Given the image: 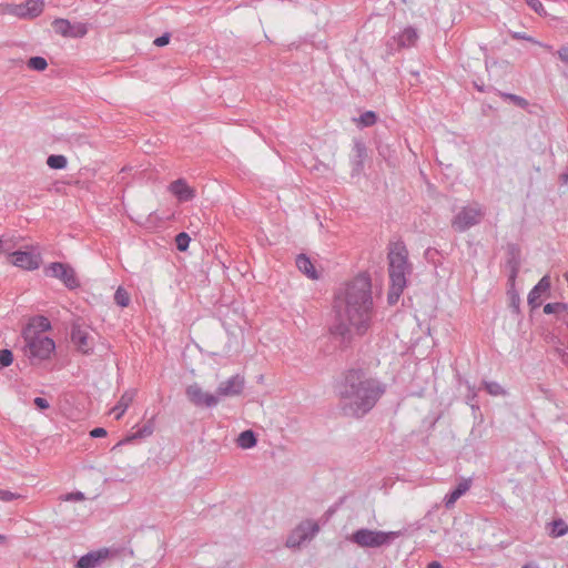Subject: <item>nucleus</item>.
<instances>
[{
  "label": "nucleus",
  "mask_w": 568,
  "mask_h": 568,
  "mask_svg": "<svg viewBox=\"0 0 568 568\" xmlns=\"http://www.w3.org/2000/svg\"><path fill=\"white\" fill-rule=\"evenodd\" d=\"M333 307L335 322L329 332L341 347H348L355 335L363 336L371 327L374 306L369 275L359 274L338 288Z\"/></svg>",
  "instance_id": "1"
},
{
  "label": "nucleus",
  "mask_w": 568,
  "mask_h": 568,
  "mask_svg": "<svg viewBox=\"0 0 568 568\" xmlns=\"http://www.w3.org/2000/svg\"><path fill=\"white\" fill-rule=\"evenodd\" d=\"M386 385L363 369H349L337 387L343 415L361 418L371 412L385 394Z\"/></svg>",
  "instance_id": "2"
},
{
  "label": "nucleus",
  "mask_w": 568,
  "mask_h": 568,
  "mask_svg": "<svg viewBox=\"0 0 568 568\" xmlns=\"http://www.w3.org/2000/svg\"><path fill=\"white\" fill-rule=\"evenodd\" d=\"M387 258L390 278L387 300L389 304H395L406 287L407 275L412 272V266L408 263V251L405 244L403 242L390 244Z\"/></svg>",
  "instance_id": "3"
},
{
  "label": "nucleus",
  "mask_w": 568,
  "mask_h": 568,
  "mask_svg": "<svg viewBox=\"0 0 568 568\" xmlns=\"http://www.w3.org/2000/svg\"><path fill=\"white\" fill-rule=\"evenodd\" d=\"M24 339L23 353L32 365H39L47 361L55 351V343L52 338L27 328L22 332Z\"/></svg>",
  "instance_id": "4"
},
{
  "label": "nucleus",
  "mask_w": 568,
  "mask_h": 568,
  "mask_svg": "<svg viewBox=\"0 0 568 568\" xmlns=\"http://www.w3.org/2000/svg\"><path fill=\"white\" fill-rule=\"evenodd\" d=\"M395 536L396 534L392 531L361 528L352 534L351 540L362 548H378L390 544Z\"/></svg>",
  "instance_id": "5"
},
{
  "label": "nucleus",
  "mask_w": 568,
  "mask_h": 568,
  "mask_svg": "<svg viewBox=\"0 0 568 568\" xmlns=\"http://www.w3.org/2000/svg\"><path fill=\"white\" fill-rule=\"evenodd\" d=\"M44 275L60 280L68 290H77L80 287V281L74 268L62 262H52L43 270Z\"/></svg>",
  "instance_id": "6"
},
{
  "label": "nucleus",
  "mask_w": 568,
  "mask_h": 568,
  "mask_svg": "<svg viewBox=\"0 0 568 568\" xmlns=\"http://www.w3.org/2000/svg\"><path fill=\"white\" fill-rule=\"evenodd\" d=\"M485 212L479 205L463 207L452 220V227L457 232H465L481 222Z\"/></svg>",
  "instance_id": "7"
},
{
  "label": "nucleus",
  "mask_w": 568,
  "mask_h": 568,
  "mask_svg": "<svg viewBox=\"0 0 568 568\" xmlns=\"http://www.w3.org/2000/svg\"><path fill=\"white\" fill-rule=\"evenodd\" d=\"M121 550L118 548L102 547L95 550H91L88 554L81 556L75 568H100L102 565L120 555Z\"/></svg>",
  "instance_id": "8"
},
{
  "label": "nucleus",
  "mask_w": 568,
  "mask_h": 568,
  "mask_svg": "<svg viewBox=\"0 0 568 568\" xmlns=\"http://www.w3.org/2000/svg\"><path fill=\"white\" fill-rule=\"evenodd\" d=\"M44 9L43 0H27L26 2L16 4H6L3 12L20 19H33L39 17Z\"/></svg>",
  "instance_id": "9"
},
{
  "label": "nucleus",
  "mask_w": 568,
  "mask_h": 568,
  "mask_svg": "<svg viewBox=\"0 0 568 568\" xmlns=\"http://www.w3.org/2000/svg\"><path fill=\"white\" fill-rule=\"evenodd\" d=\"M55 33L65 38H82L87 34L88 28L85 23H71L68 19L58 18L52 22Z\"/></svg>",
  "instance_id": "10"
},
{
  "label": "nucleus",
  "mask_w": 568,
  "mask_h": 568,
  "mask_svg": "<svg viewBox=\"0 0 568 568\" xmlns=\"http://www.w3.org/2000/svg\"><path fill=\"white\" fill-rule=\"evenodd\" d=\"M10 263L26 271L39 268L41 254L33 251H16L9 255Z\"/></svg>",
  "instance_id": "11"
},
{
  "label": "nucleus",
  "mask_w": 568,
  "mask_h": 568,
  "mask_svg": "<svg viewBox=\"0 0 568 568\" xmlns=\"http://www.w3.org/2000/svg\"><path fill=\"white\" fill-rule=\"evenodd\" d=\"M244 377L236 374L225 382H222L215 390V403L217 397H232L240 395L244 389Z\"/></svg>",
  "instance_id": "12"
},
{
  "label": "nucleus",
  "mask_w": 568,
  "mask_h": 568,
  "mask_svg": "<svg viewBox=\"0 0 568 568\" xmlns=\"http://www.w3.org/2000/svg\"><path fill=\"white\" fill-rule=\"evenodd\" d=\"M550 287V276L544 275L528 294L527 302L531 310H536L541 305L542 297L549 295Z\"/></svg>",
  "instance_id": "13"
},
{
  "label": "nucleus",
  "mask_w": 568,
  "mask_h": 568,
  "mask_svg": "<svg viewBox=\"0 0 568 568\" xmlns=\"http://www.w3.org/2000/svg\"><path fill=\"white\" fill-rule=\"evenodd\" d=\"M71 342L77 346V349L84 355H89L93 352L92 337L89 332L80 325L72 326Z\"/></svg>",
  "instance_id": "14"
},
{
  "label": "nucleus",
  "mask_w": 568,
  "mask_h": 568,
  "mask_svg": "<svg viewBox=\"0 0 568 568\" xmlns=\"http://www.w3.org/2000/svg\"><path fill=\"white\" fill-rule=\"evenodd\" d=\"M185 395L196 407H211L213 405V394L204 392L197 383L189 385Z\"/></svg>",
  "instance_id": "15"
},
{
  "label": "nucleus",
  "mask_w": 568,
  "mask_h": 568,
  "mask_svg": "<svg viewBox=\"0 0 568 568\" xmlns=\"http://www.w3.org/2000/svg\"><path fill=\"white\" fill-rule=\"evenodd\" d=\"M168 190L178 199L179 202H187L195 196L194 189L187 184L185 179H178L171 182Z\"/></svg>",
  "instance_id": "16"
},
{
  "label": "nucleus",
  "mask_w": 568,
  "mask_h": 568,
  "mask_svg": "<svg viewBox=\"0 0 568 568\" xmlns=\"http://www.w3.org/2000/svg\"><path fill=\"white\" fill-rule=\"evenodd\" d=\"M471 486L470 479H463L450 493H448L444 498V505L447 509L454 507L456 501L465 495Z\"/></svg>",
  "instance_id": "17"
},
{
  "label": "nucleus",
  "mask_w": 568,
  "mask_h": 568,
  "mask_svg": "<svg viewBox=\"0 0 568 568\" xmlns=\"http://www.w3.org/2000/svg\"><path fill=\"white\" fill-rule=\"evenodd\" d=\"M297 268L312 280L318 278V274L311 258L305 254H298L295 260Z\"/></svg>",
  "instance_id": "18"
},
{
  "label": "nucleus",
  "mask_w": 568,
  "mask_h": 568,
  "mask_svg": "<svg viewBox=\"0 0 568 568\" xmlns=\"http://www.w3.org/2000/svg\"><path fill=\"white\" fill-rule=\"evenodd\" d=\"M134 398L133 392H125L118 404L112 408L111 413L114 414L115 419H120L122 415L125 413L128 407L131 405Z\"/></svg>",
  "instance_id": "19"
},
{
  "label": "nucleus",
  "mask_w": 568,
  "mask_h": 568,
  "mask_svg": "<svg viewBox=\"0 0 568 568\" xmlns=\"http://www.w3.org/2000/svg\"><path fill=\"white\" fill-rule=\"evenodd\" d=\"M320 530V527L316 523L307 520L300 524L296 528L297 534L303 537V540L312 539Z\"/></svg>",
  "instance_id": "20"
},
{
  "label": "nucleus",
  "mask_w": 568,
  "mask_h": 568,
  "mask_svg": "<svg viewBox=\"0 0 568 568\" xmlns=\"http://www.w3.org/2000/svg\"><path fill=\"white\" fill-rule=\"evenodd\" d=\"M418 34L414 28L404 29L397 37V43L402 48H409L417 41Z\"/></svg>",
  "instance_id": "21"
},
{
  "label": "nucleus",
  "mask_w": 568,
  "mask_h": 568,
  "mask_svg": "<svg viewBox=\"0 0 568 568\" xmlns=\"http://www.w3.org/2000/svg\"><path fill=\"white\" fill-rule=\"evenodd\" d=\"M257 443L256 435L253 430L247 429L242 432L236 438V444L243 449H250Z\"/></svg>",
  "instance_id": "22"
},
{
  "label": "nucleus",
  "mask_w": 568,
  "mask_h": 568,
  "mask_svg": "<svg viewBox=\"0 0 568 568\" xmlns=\"http://www.w3.org/2000/svg\"><path fill=\"white\" fill-rule=\"evenodd\" d=\"M354 151L356 153L354 159L355 170L359 171L363 168V162L366 156V146L363 142L355 141Z\"/></svg>",
  "instance_id": "23"
},
{
  "label": "nucleus",
  "mask_w": 568,
  "mask_h": 568,
  "mask_svg": "<svg viewBox=\"0 0 568 568\" xmlns=\"http://www.w3.org/2000/svg\"><path fill=\"white\" fill-rule=\"evenodd\" d=\"M47 164L50 169L62 170L67 168L68 160L64 155L52 154L47 159Z\"/></svg>",
  "instance_id": "24"
},
{
  "label": "nucleus",
  "mask_w": 568,
  "mask_h": 568,
  "mask_svg": "<svg viewBox=\"0 0 568 568\" xmlns=\"http://www.w3.org/2000/svg\"><path fill=\"white\" fill-rule=\"evenodd\" d=\"M114 302L116 305H119L121 307H126V306H129V304L131 302L130 294L128 293V291L125 288H123L122 286H119L114 293Z\"/></svg>",
  "instance_id": "25"
},
{
  "label": "nucleus",
  "mask_w": 568,
  "mask_h": 568,
  "mask_svg": "<svg viewBox=\"0 0 568 568\" xmlns=\"http://www.w3.org/2000/svg\"><path fill=\"white\" fill-rule=\"evenodd\" d=\"M550 536L561 537L568 532V526L562 519H557L550 523Z\"/></svg>",
  "instance_id": "26"
},
{
  "label": "nucleus",
  "mask_w": 568,
  "mask_h": 568,
  "mask_svg": "<svg viewBox=\"0 0 568 568\" xmlns=\"http://www.w3.org/2000/svg\"><path fill=\"white\" fill-rule=\"evenodd\" d=\"M28 68L36 71H43L48 67V62L43 57H31L27 63Z\"/></svg>",
  "instance_id": "27"
},
{
  "label": "nucleus",
  "mask_w": 568,
  "mask_h": 568,
  "mask_svg": "<svg viewBox=\"0 0 568 568\" xmlns=\"http://www.w3.org/2000/svg\"><path fill=\"white\" fill-rule=\"evenodd\" d=\"M568 310V304L566 303H548L544 306V313L545 314H555L560 312H566Z\"/></svg>",
  "instance_id": "28"
},
{
  "label": "nucleus",
  "mask_w": 568,
  "mask_h": 568,
  "mask_svg": "<svg viewBox=\"0 0 568 568\" xmlns=\"http://www.w3.org/2000/svg\"><path fill=\"white\" fill-rule=\"evenodd\" d=\"M501 98L513 102L515 105L526 109L528 106V101L523 97L513 94V93H500Z\"/></svg>",
  "instance_id": "29"
},
{
  "label": "nucleus",
  "mask_w": 568,
  "mask_h": 568,
  "mask_svg": "<svg viewBox=\"0 0 568 568\" xmlns=\"http://www.w3.org/2000/svg\"><path fill=\"white\" fill-rule=\"evenodd\" d=\"M190 241H191V239L187 233H185V232L179 233L175 236L176 248L181 252L186 251V248L189 247Z\"/></svg>",
  "instance_id": "30"
},
{
  "label": "nucleus",
  "mask_w": 568,
  "mask_h": 568,
  "mask_svg": "<svg viewBox=\"0 0 568 568\" xmlns=\"http://www.w3.org/2000/svg\"><path fill=\"white\" fill-rule=\"evenodd\" d=\"M377 115L373 111H366L361 114L358 122L362 126H371L376 123Z\"/></svg>",
  "instance_id": "31"
},
{
  "label": "nucleus",
  "mask_w": 568,
  "mask_h": 568,
  "mask_svg": "<svg viewBox=\"0 0 568 568\" xmlns=\"http://www.w3.org/2000/svg\"><path fill=\"white\" fill-rule=\"evenodd\" d=\"M12 362H13V353L8 348L1 349L0 351V367H8L12 364Z\"/></svg>",
  "instance_id": "32"
},
{
  "label": "nucleus",
  "mask_w": 568,
  "mask_h": 568,
  "mask_svg": "<svg viewBox=\"0 0 568 568\" xmlns=\"http://www.w3.org/2000/svg\"><path fill=\"white\" fill-rule=\"evenodd\" d=\"M303 542H304L303 537H301L297 534L296 529L286 539V546L288 548L300 547Z\"/></svg>",
  "instance_id": "33"
},
{
  "label": "nucleus",
  "mask_w": 568,
  "mask_h": 568,
  "mask_svg": "<svg viewBox=\"0 0 568 568\" xmlns=\"http://www.w3.org/2000/svg\"><path fill=\"white\" fill-rule=\"evenodd\" d=\"M215 260H219L220 264L223 268H227V264L231 263L230 258L227 257V253L224 250V247H221L220 250L217 246H215Z\"/></svg>",
  "instance_id": "34"
},
{
  "label": "nucleus",
  "mask_w": 568,
  "mask_h": 568,
  "mask_svg": "<svg viewBox=\"0 0 568 568\" xmlns=\"http://www.w3.org/2000/svg\"><path fill=\"white\" fill-rule=\"evenodd\" d=\"M485 389L494 396L504 394L501 386L496 382H484Z\"/></svg>",
  "instance_id": "35"
},
{
  "label": "nucleus",
  "mask_w": 568,
  "mask_h": 568,
  "mask_svg": "<svg viewBox=\"0 0 568 568\" xmlns=\"http://www.w3.org/2000/svg\"><path fill=\"white\" fill-rule=\"evenodd\" d=\"M530 9H532L539 16H546L547 12L539 0H525Z\"/></svg>",
  "instance_id": "36"
},
{
  "label": "nucleus",
  "mask_w": 568,
  "mask_h": 568,
  "mask_svg": "<svg viewBox=\"0 0 568 568\" xmlns=\"http://www.w3.org/2000/svg\"><path fill=\"white\" fill-rule=\"evenodd\" d=\"M21 496L7 489L0 488V500L4 503L12 501L20 498Z\"/></svg>",
  "instance_id": "37"
},
{
  "label": "nucleus",
  "mask_w": 568,
  "mask_h": 568,
  "mask_svg": "<svg viewBox=\"0 0 568 568\" xmlns=\"http://www.w3.org/2000/svg\"><path fill=\"white\" fill-rule=\"evenodd\" d=\"M508 263H509L510 270H511L510 275H509V281L514 284L515 278L519 271V262L515 257H513Z\"/></svg>",
  "instance_id": "38"
},
{
  "label": "nucleus",
  "mask_w": 568,
  "mask_h": 568,
  "mask_svg": "<svg viewBox=\"0 0 568 568\" xmlns=\"http://www.w3.org/2000/svg\"><path fill=\"white\" fill-rule=\"evenodd\" d=\"M84 499V495L81 491H73L64 495L63 500L67 501H81Z\"/></svg>",
  "instance_id": "39"
},
{
  "label": "nucleus",
  "mask_w": 568,
  "mask_h": 568,
  "mask_svg": "<svg viewBox=\"0 0 568 568\" xmlns=\"http://www.w3.org/2000/svg\"><path fill=\"white\" fill-rule=\"evenodd\" d=\"M153 433V426L152 425H144L141 429H139L134 437L143 438L146 436H150Z\"/></svg>",
  "instance_id": "40"
},
{
  "label": "nucleus",
  "mask_w": 568,
  "mask_h": 568,
  "mask_svg": "<svg viewBox=\"0 0 568 568\" xmlns=\"http://www.w3.org/2000/svg\"><path fill=\"white\" fill-rule=\"evenodd\" d=\"M170 38H171L170 33H164L154 40V44L156 47H164L170 42Z\"/></svg>",
  "instance_id": "41"
},
{
  "label": "nucleus",
  "mask_w": 568,
  "mask_h": 568,
  "mask_svg": "<svg viewBox=\"0 0 568 568\" xmlns=\"http://www.w3.org/2000/svg\"><path fill=\"white\" fill-rule=\"evenodd\" d=\"M33 403L41 410L48 409L50 407L49 402L43 397H36Z\"/></svg>",
  "instance_id": "42"
},
{
  "label": "nucleus",
  "mask_w": 568,
  "mask_h": 568,
  "mask_svg": "<svg viewBox=\"0 0 568 568\" xmlns=\"http://www.w3.org/2000/svg\"><path fill=\"white\" fill-rule=\"evenodd\" d=\"M90 436L93 438L104 437L106 436V430L102 427H97L90 432Z\"/></svg>",
  "instance_id": "43"
},
{
  "label": "nucleus",
  "mask_w": 568,
  "mask_h": 568,
  "mask_svg": "<svg viewBox=\"0 0 568 568\" xmlns=\"http://www.w3.org/2000/svg\"><path fill=\"white\" fill-rule=\"evenodd\" d=\"M557 53L559 59L568 64V45L561 47Z\"/></svg>",
  "instance_id": "44"
},
{
  "label": "nucleus",
  "mask_w": 568,
  "mask_h": 568,
  "mask_svg": "<svg viewBox=\"0 0 568 568\" xmlns=\"http://www.w3.org/2000/svg\"><path fill=\"white\" fill-rule=\"evenodd\" d=\"M519 305H520V298L518 296V294H514L511 296V302H510V307L514 310V312H516L517 314L519 313Z\"/></svg>",
  "instance_id": "45"
},
{
  "label": "nucleus",
  "mask_w": 568,
  "mask_h": 568,
  "mask_svg": "<svg viewBox=\"0 0 568 568\" xmlns=\"http://www.w3.org/2000/svg\"><path fill=\"white\" fill-rule=\"evenodd\" d=\"M511 37L514 39H520V40H527L530 42H535L534 39L531 37L527 36L526 33L514 32V33H511Z\"/></svg>",
  "instance_id": "46"
},
{
  "label": "nucleus",
  "mask_w": 568,
  "mask_h": 568,
  "mask_svg": "<svg viewBox=\"0 0 568 568\" xmlns=\"http://www.w3.org/2000/svg\"><path fill=\"white\" fill-rule=\"evenodd\" d=\"M41 326L43 329L50 328V323L45 317H41Z\"/></svg>",
  "instance_id": "47"
},
{
  "label": "nucleus",
  "mask_w": 568,
  "mask_h": 568,
  "mask_svg": "<svg viewBox=\"0 0 568 568\" xmlns=\"http://www.w3.org/2000/svg\"><path fill=\"white\" fill-rule=\"evenodd\" d=\"M427 568H443L442 567V564L439 561H430L428 565H427Z\"/></svg>",
  "instance_id": "48"
},
{
  "label": "nucleus",
  "mask_w": 568,
  "mask_h": 568,
  "mask_svg": "<svg viewBox=\"0 0 568 568\" xmlns=\"http://www.w3.org/2000/svg\"><path fill=\"white\" fill-rule=\"evenodd\" d=\"M523 568H538V567L535 565H525Z\"/></svg>",
  "instance_id": "49"
},
{
  "label": "nucleus",
  "mask_w": 568,
  "mask_h": 568,
  "mask_svg": "<svg viewBox=\"0 0 568 568\" xmlns=\"http://www.w3.org/2000/svg\"><path fill=\"white\" fill-rule=\"evenodd\" d=\"M3 250V241L0 239V252Z\"/></svg>",
  "instance_id": "50"
},
{
  "label": "nucleus",
  "mask_w": 568,
  "mask_h": 568,
  "mask_svg": "<svg viewBox=\"0 0 568 568\" xmlns=\"http://www.w3.org/2000/svg\"><path fill=\"white\" fill-rule=\"evenodd\" d=\"M4 537L0 535V544L3 541Z\"/></svg>",
  "instance_id": "51"
}]
</instances>
